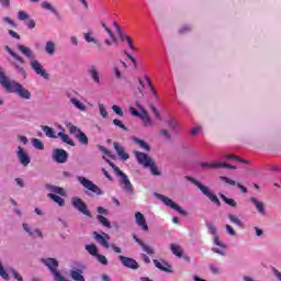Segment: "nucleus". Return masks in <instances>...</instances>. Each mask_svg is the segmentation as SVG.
Returning <instances> with one entry per match:
<instances>
[{"mask_svg":"<svg viewBox=\"0 0 281 281\" xmlns=\"http://www.w3.org/2000/svg\"><path fill=\"white\" fill-rule=\"evenodd\" d=\"M0 85L8 91V93H16L21 100H32V92L27 90L23 85L10 80L8 76H5V72L1 70L0 68Z\"/></svg>","mask_w":281,"mask_h":281,"instance_id":"1","label":"nucleus"},{"mask_svg":"<svg viewBox=\"0 0 281 281\" xmlns=\"http://www.w3.org/2000/svg\"><path fill=\"white\" fill-rule=\"evenodd\" d=\"M5 52L12 56L13 60L11 61L12 67H14L16 74H19L22 78H27V72L23 67L25 65V59L21 57V55L14 53L10 46H5Z\"/></svg>","mask_w":281,"mask_h":281,"instance_id":"2","label":"nucleus"},{"mask_svg":"<svg viewBox=\"0 0 281 281\" xmlns=\"http://www.w3.org/2000/svg\"><path fill=\"white\" fill-rule=\"evenodd\" d=\"M103 159H105V161L109 162V166H111V168L114 170V172H116V175H119V177H121L120 183H121V187L123 188V190L125 192H127V194H133V183H131L128 176H126V173H124L122 171V169H120L117 166H115V164H113V162H111V160L106 159V157L103 156Z\"/></svg>","mask_w":281,"mask_h":281,"instance_id":"3","label":"nucleus"},{"mask_svg":"<svg viewBox=\"0 0 281 281\" xmlns=\"http://www.w3.org/2000/svg\"><path fill=\"white\" fill-rule=\"evenodd\" d=\"M186 179H187V181L194 183L196 186V188H199V190L202 192V194H204V196H207V199H210V201H212V203H214L215 205H221V200H218L216 194H214L210 190V188H207L206 186H203L201 182H199V180H196L190 176H187Z\"/></svg>","mask_w":281,"mask_h":281,"instance_id":"4","label":"nucleus"},{"mask_svg":"<svg viewBox=\"0 0 281 281\" xmlns=\"http://www.w3.org/2000/svg\"><path fill=\"white\" fill-rule=\"evenodd\" d=\"M46 190H48L49 192H53V193L48 194V199H52V201L57 203V205H59V207L65 206V199L60 198V196H65V194H66L65 189H63L60 187H56L54 184H47ZM56 194H59V195H56Z\"/></svg>","mask_w":281,"mask_h":281,"instance_id":"5","label":"nucleus"},{"mask_svg":"<svg viewBox=\"0 0 281 281\" xmlns=\"http://www.w3.org/2000/svg\"><path fill=\"white\" fill-rule=\"evenodd\" d=\"M154 195L156 196V199L161 201L164 205H166L167 207H170L171 210H176V212H178L182 216H188V212L186 210H182V207L179 206V204L175 203L172 199L160 193H154Z\"/></svg>","mask_w":281,"mask_h":281,"instance_id":"6","label":"nucleus"},{"mask_svg":"<svg viewBox=\"0 0 281 281\" xmlns=\"http://www.w3.org/2000/svg\"><path fill=\"white\" fill-rule=\"evenodd\" d=\"M77 181H79V183H81L86 190H89V192H92L93 194H97V196H102V194H104V191H102V189H100V187H98L95 183H93V181L79 176L77 178Z\"/></svg>","mask_w":281,"mask_h":281,"instance_id":"7","label":"nucleus"},{"mask_svg":"<svg viewBox=\"0 0 281 281\" xmlns=\"http://www.w3.org/2000/svg\"><path fill=\"white\" fill-rule=\"evenodd\" d=\"M30 67L34 70L36 76H41L42 78H44V80H49V74L43 67V64H41V61L36 59V57L30 60Z\"/></svg>","mask_w":281,"mask_h":281,"instance_id":"8","label":"nucleus"},{"mask_svg":"<svg viewBox=\"0 0 281 281\" xmlns=\"http://www.w3.org/2000/svg\"><path fill=\"white\" fill-rule=\"evenodd\" d=\"M71 204L72 207H75V210H78V212H80L81 214H85V216H88L89 218H91V212H89V209L87 207V203H85V201H82V199L75 196L71 199Z\"/></svg>","mask_w":281,"mask_h":281,"instance_id":"9","label":"nucleus"},{"mask_svg":"<svg viewBox=\"0 0 281 281\" xmlns=\"http://www.w3.org/2000/svg\"><path fill=\"white\" fill-rule=\"evenodd\" d=\"M15 155L20 161V164L22 166H24V168H27V166H30L32 158H30V155L27 154V151L25 150V148L18 146V149L15 151Z\"/></svg>","mask_w":281,"mask_h":281,"instance_id":"10","label":"nucleus"},{"mask_svg":"<svg viewBox=\"0 0 281 281\" xmlns=\"http://www.w3.org/2000/svg\"><path fill=\"white\" fill-rule=\"evenodd\" d=\"M201 168H209L210 170H216V168H228L229 170H236V166H232L227 162H200Z\"/></svg>","mask_w":281,"mask_h":281,"instance_id":"11","label":"nucleus"},{"mask_svg":"<svg viewBox=\"0 0 281 281\" xmlns=\"http://www.w3.org/2000/svg\"><path fill=\"white\" fill-rule=\"evenodd\" d=\"M119 260L121 265H123V267H126L127 269H133V270L139 269V263L137 262V260L131 257L120 255Z\"/></svg>","mask_w":281,"mask_h":281,"instance_id":"12","label":"nucleus"},{"mask_svg":"<svg viewBox=\"0 0 281 281\" xmlns=\"http://www.w3.org/2000/svg\"><path fill=\"white\" fill-rule=\"evenodd\" d=\"M69 155L65 149H54L53 150V160L56 161L57 164H67Z\"/></svg>","mask_w":281,"mask_h":281,"instance_id":"13","label":"nucleus"},{"mask_svg":"<svg viewBox=\"0 0 281 281\" xmlns=\"http://www.w3.org/2000/svg\"><path fill=\"white\" fill-rule=\"evenodd\" d=\"M134 155H135L136 161L140 166H144V168H148V166L153 161V158L150 156H148V154H146V153L135 151Z\"/></svg>","mask_w":281,"mask_h":281,"instance_id":"14","label":"nucleus"},{"mask_svg":"<svg viewBox=\"0 0 281 281\" xmlns=\"http://www.w3.org/2000/svg\"><path fill=\"white\" fill-rule=\"evenodd\" d=\"M94 239L101 247H104V249H109L110 245L109 241L111 240V236L106 233L99 234L98 232L93 233Z\"/></svg>","mask_w":281,"mask_h":281,"instance_id":"15","label":"nucleus"},{"mask_svg":"<svg viewBox=\"0 0 281 281\" xmlns=\"http://www.w3.org/2000/svg\"><path fill=\"white\" fill-rule=\"evenodd\" d=\"M249 202L257 210L258 214H260L261 216H265V214H267V210L265 209V202L258 200V198L256 196H250Z\"/></svg>","mask_w":281,"mask_h":281,"instance_id":"16","label":"nucleus"},{"mask_svg":"<svg viewBox=\"0 0 281 281\" xmlns=\"http://www.w3.org/2000/svg\"><path fill=\"white\" fill-rule=\"evenodd\" d=\"M82 273H85V268L82 266L78 268L72 267L69 271L70 278L75 281H85V276H82Z\"/></svg>","mask_w":281,"mask_h":281,"instance_id":"17","label":"nucleus"},{"mask_svg":"<svg viewBox=\"0 0 281 281\" xmlns=\"http://www.w3.org/2000/svg\"><path fill=\"white\" fill-rule=\"evenodd\" d=\"M22 227L24 232H26V234H29V236H31L32 238H43V232H41V229L32 228L27 223H23Z\"/></svg>","mask_w":281,"mask_h":281,"instance_id":"18","label":"nucleus"},{"mask_svg":"<svg viewBox=\"0 0 281 281\" xmlns=\"http://www.w3.org/2000/svg\"><path fill=\"white\" fill-rule=\"evenodd\" d=\"M216 247L212 248L213 254H218L220 256H225V250L227 246L221 241L218 237H215V241H213Z\"/></svg>","mask_w":281,"mask_h":281,"instance_id":"19","label":"nucleus"},{"mask_svg":"<svg viewBox=\"0 0 281 281\" xmlns=\"http://www.w3.org/2000/svg\"><path fill=\"white\" fill-rule=\"evenodd\" d=\"M133 239L135 240V243H137V245H139V247L143 249V251H145V254H147L148 256L155 255V249L149 245H146L144 241H142V239H139L137 235H133Z\"/></svg>","mask_w":281,"mask_h":281,"instance_id":"20","label":"nucleus"},{"mask_svg":"<svg viewBox=\"0 0 281 281\" xmlns=\"http://www.w3.org/2000/svg\"><path fill=\"white\" fill-rule=\"evenodd\" d=\"M126 63L124 61H119L116 64H114L113 66V72H114V76L117 80H121L122 78V72L123 71H126Z\"/></svg>","mask_w":281,"mask_h":281,"instance_id":"21","label":"nucleus"},{"mask_svg":"<svg viewBox=\"0 0 281 281\" xmlns=\"http://www.w3.org/2000/svg\"><path fill=\"white\" fill-rule=\"evenodd\" d=\"M88 74L94 85H102V79H100V71H98V67L91 66L88 70Z\"/></svg>","mask_w":281,"mask_h":281,"instance_id":"22","label":"nucleus"},{"mask_svg":"<svg viewBox=\"0 0 281 281\" xmlns=\"http://www.w3.org/2000/svg\"><path fill=\"white\" fill-rule=\"evenodd\" d=\"M113 146H114L116 155L120 157V159L122 161H128L130 156H128V154H126V151H124V147L122 145H120V143H117V142H114Z\"/></svg>","mask_w":281,"mask_h":281,"instance_id":"23","label":"nucleus"},{"mask_svg":"<svg viewBox=\"0 0 281 281\" xmlns=\"http://www.w3.org/2000/svg\"><path fill=\"white\" fill-rule=\"evenodd\" d=\"M135 221L138 227L143 229V232H148V224L146 223V217H144V214H142V212L135 213Z\"/></svg>","mask_w":281,"mask_h":281,"instance_id":"24","label":"nucleus"},{"mask_svg":"<svg viewBox=\"0 0 281 281\" xmlns=\"http://www.w3.org/2000/svg\"><path fill=\"white\" fill-rule=\"evenodd\" d=\"M138 82L143 87H148L154 98H158L157 90H155V87H153V81H150V78L148 76H145V80L139 78Z\"/></svg>","mask_w":281,"mask_h":281,"instance_id":"25","label":"nucleus"},{"mask_svg":"<svg viewBox=\"0 0 281 281\" xmlns=\"http://www.w3.org/2000/svg\"><path fill=\"white\" fill-rule=\"evenodd\" d=\"M18 49H19V52H21V54H23V56L29 58L30 61L33 60V58H35L34 52L32 50V48H30L23 44H19Z\"/></svg>","mask_w":281,"mask_h":281,"instance_id":"26","label":"nucleus"},{"mask_svg":"<svg viewBox=\"0 0 281 281\" xmlns=\"http://www.w3.org/2000/svg\"><path fill=\"white\" fill-rule=\"evenodd\" d=\"M220 180H221V181H225V183H228V186H237V188H239V190H241V192H243L244 194H247V189H246V187L243 186V184H240V183H236L235 180H232V179H229V178H227V177H225V176H221V177H220Z\"/></svg>","mask_w":281,"mask_h":281,"instance_id":"27","label":"nucleus"},{"mask_svg":"<svg viewBox=\"0 0 281 281\" xmlns=\"http://www.w3.org/2000/svg\"><path fill=\"white\" fill-rule=\"evenodd\" d=\"M83 38L86 43H93L94 45H98V47H100V40L95 38L93 31H88L83 33Z\"/></svg>","mask_w":281,"mask_h":281,"instance_id":"28","label":"nucleus"},{"mask_svg":"<svg viewBox=\"0 0 281 281\" xmlns=\"http://www.w3.org/2000/svg\"><path fill=\"white\" fill-rule=\"evenodd\" d=\"M70 104L75 106V109H78V111H81L82 113H87V105L85 103L80 102L77 98H70L69 99Z\"/></svg>","mask_w":281,"mask_h":281,"instance_id":"29","label":"nucleus"},{"mask_svg":"<svg viewBox=\"0 0 281 281\" xmlns=\"http://www.w3.org/2000/svg\"><path fill=\"white\" fill-rule=\"evenodd\" d=\"M42 10H46L47 12H50L52 14H55V16H58V9L52 4V2L43 1L41 3Z\"/></svg>","mask_w":281,"mask_h":281,"instance_id":"30","label":"nucleus"},{"mask_svg":"<svg viewBox=\"0 0 281 281\" xmlns=\"http://www.w3.org/2000/svg\"><path fill=\"white\" fill-rule=\"evenodd\" d=\"M41 128L43 132H45L46 137H49L50 139H58V134L54 132V128L47 125H42Z\"/></svg>","mask_w":281,"mask_h":281,"instance_id":"31","label":"nucleus"},{"mask_svg":"<svg viewBox=\"0 0 281 281\" xmlns=\"http://www.w3.org/2000/svg\"><path fill=\"white\" fill-rule=\"evenodd\" d=\"M144 126H153V120L148 115V112L145 109H142V114L139 116Z\"/></svg>","mask_w":281,"mask_h":281,"instance_id":"32","label":"nucleus"},{"mask_svg":"<svg viewBox=\"0 0 281 281\" xmlns=\"http://www.w3.org/2000/svg\"><path fill=\"white\" fill-rule=\"evenodd\" d=\"M170 249L173 256H177V258L183 257V248L177 244H170Z\"/></svg>","mask_w":281,"mask_h":281,"instance_id":"33","label":"nucleus"},{"mask_svg":"<svg viewBox=\"0 0 281 281\" xmlns=\"http://www.w3.org/2000/svg\"><path fill=\"white\" fill-rule=\"evenodd\" d=\"M154 265L160 271H166L167 273H170V269H168V267H170V266L168 263H166V261H160V260L154 259Z\"/></svg>","mask_w":281,"mask_h":281,"instance_id":"34","label":"nucleus"},{"mask_svg":"<svg viewBox=\"0 0 281 281\" xmlns=\"http://www.w3.org/2000/svg\"><path fill=\"white\" fill-rule=\"evenodd\" d=\"M57 137H60L61 142H64V144H68V146H76V143H74L71 137L63 132L57 133Z\"/></svg>","mask_w":281,"mask_h":281,"instance_id":"35","label":"nucleus"},{"mask_svg":"<svg viewBox=\"0 0 281 281\" xmlns=\"http://www.w3.org/2000/svg\"><path fill=\"white\" fill-rule=\"evenodd\" d=\"M45 52L48 56H54L56 54V44L52 41L46 42Z\"/></svg>","mask_w":281,"mask_h":281,"instance_id":"36","label":"nucleus"},{"mask_svg":"<svg viewBox=\"0 0 281 281\" xmlns=\"http://www.w3.org/2000/svg\"><path fill=\"white\" fill-rule=\"evenodd\" d=\"M228 220L233 225H237V227H245V224L243 223V220L234 214H228Z\"/></svg>","mask_w":281,"mask_h":281,"instance_id":"37","label":"nucleus"},{"mask_svg":"<svg viewBox=\"0 0 281 281\" xmlns=\"http://www.w3.org/2000/svg\"><path fill=\"white\" fill-rule=\"evenodd\" d=\"M134 142L139 146V148H142L143 150H146V153H150V145H148V143L137 137L134 138Z\"/></svg>","mask_w":281,"mask_h":281,"instance_id":"38","label":"nucleus"},{"mask_svg":"<svg viewBox=\"0 0 281 281\" xmlns=\"http://www.w3.org/2000/svg\"><path fill=\"white\" fill-rule=\"evenodd\" d=\"M205 225H206L210 234L213 236V241H215V238H218V233L216 231V227L211 222H206Z\"/></svg>","mask_w":281,"mask_h":281,"instance_id":"39","label":"nucleus"},{"mask_svg":"<svg viewBox=\"0 0 281 281\" xmlns=\"http://www.w3.org/2000/svg\"><path fill=\"white\" fill-rule=\"evenodd\" d=\"M83 146L89 144V137L82 131L75 136Z\"/></svg>","mask_w":281,"mask_h":281,"instance_id":"40","label":"nucleus"},{"mask_svg":"<svg viewBox=\"0 0 281 281\" xmlns=\"http://www.w3.org/2000/svg\"><path fill=\"white\" fill-rule=\"evenodd\" d=\"M86 251L95 258L98 255V246H95V244L86 245Z\"/></svg>","mask_w":281,"mask_h":281,"instance_id":"41","label":"nucleus"},{"mask_svg":"<svg viewBox=\"0 0 281 281\" xmlns=\"http://www.w3.org/2000/svg\"><path fill=\"white\" fill-rule=\"evenodd\" d=\"M101 25H102L103 30L106 32V34H109L111 41L113 43H117V37H115V34L113 33V31L111 29H109V26H106L105 23H102Z\"/></svg>","mask_w":281,"mask_h":281,"instance_id":"42","label":"nucleus"},{"mask_svg":"<svg viewBox=\"0 0 281 281\" xmlns=\"http://www.w3.org/2000/svg\"><path fill=\"white\" fill-rule=\"evenodd\" d=\"M97 221H99V223L103 225V227H108V229H111V222H109L106 217L102 215H97Z\"/></svg>","mask_w":281,"mask_h":281,"instance_id":"43","label":"nucleus"},{"mask_svg":"<svg viewBox=\"0 0 281 281\" xmlns=\"http://www.w3.org/2000/svg\"><path fill=\"white\" fill-rule=\"evenodd\" d=\"M121 41H125L130 47V49H132V52H136L137 48L135 47V44L133 43V38H131L128 35H125L121 38Z\"/></svg>","mask_w":281,"mask_h":281,"instance_id":"44","label":"nucleus"},{"mask_svg":"<svg viewBox=\"0 0 281 281\" xmlns=\"http://www.w3.org/2000/svg\"><path fill=\"white\" fill-rule=\"evenodd\" d=\"M148 168L154 177H159L161 175V172H159V169L157 168V165H155V161L151 160Z\"/></svg>","mask_w":281,"mask_h":281,"instance_id":"45","label":"nucleus"},{"mask_svg":"<svg viewBox=\"0 0 281 281\" xmlns=\"http://www.w3.org/2000/svg\"><path fill=\"white\" fill-rule=\"evenodd\" d=\"M32 144L36 148V150H44L45 149V145L38 138H33Z\"/></svg>","mask_w":281,"mask_h":281,"instance_id":"46","label":"nucleus"},{"mask_svg":"<svg viewBox=\"0 0 281 281\" xmlns=\"http://www.w3.org/2000/svg\"><path fill=\"white\" fill-rule=\"evenodd\" d=\"M211 273H213V276H220V273H222L221 267L214 265V263H210L209 266Z\"/></svg>","mask_w":281,"mask_h":281,"instance_id":"47","label":"nucleus"},{"mask_svg":"<svg viewBox=\"0 0 281 281\" xmlns=\"http://www.w3.org/2000/svg\"><path fill=\"white\" fill-rule=\"evenodd\" d=\"M67 127L69 128V133H70L71 135H75V137L81 132V130L78 128V126H76V125H74V124H71V123H69V124L67 125Z\"/></svg>","mask_w":281,"mask_h":281,"instance_id":"48","label":"nucleus"},{"mask_svg":"<svg viewBox=\"0 0 281 281\" xmlns=\"http://www.w3.org/2000/svg\"><path fill=\"white\" fill-rule=\"evenodd\" d=\"M0 278H2V280H10V274H8V272L5 271V268H3V263L0 260Z\"/></svg>","mask_w":281,"mask_h":281,"instance_id":"49","label":"nucleus"},{"mask_svg":"<svg viewBox=\"0 0 281 281\" xmlns=\"http://www.w3.org/2000/svg\"><path fill=\"white\" fill-rule=\"evenodd\" d=\"M99 112L101 117H103L104 120H106V117H109V112H106V108L104 106V104L99 103Z\"/></svg>","mask_w":281,"mask_h":281,"instance_id":"50","label":"nucleus"},{"mask_svg":"<svg viewBox=\"0 0 281 281\" xmlns=\"http://www.w3.org/2000/svg\"><path fill=\"white\" fill-rule=\"evenodd\" d=\"M221 199L226 202L227 205H231V207H236V201L234 199H229L225 195H221Z\"/></svg>","mask_w":281,"mask_h":281,"instance_id":"51","label":"nucleus"},{"mask_svg":"<svg viewBox=\"0 0 281 281\" xmlns=\"http://www.w3.org/2000/svg\"><path fill=\"white\" fill-rule=\"evenodd\" d=\"M224 159H234L235 161H239L240 164H249V160L240 159L234 155H225Z\"/></svg>","mask_w":281,"mask_h":281,"instance_id":"52","label":"nucleus"},{"mask_svg":"<svg viewBox=\"0 0 281 281\" xmlns=\"http://www.w3.org/2000/svg\"><path fill=\"white\" fill-rule=\"evenodd\" d=\"M188 32H192V25L190 24H184L179 30L180 34H188Z\"/></svg>","mask_w":281,"mask_h":281,"instance_id":"53","label":"nucleus"},{"mask_svg":"<svg viewBox=\"0 0 281 281\" xmlns=\"http://www.w3.org/2000/svg\"><path fill=\"white\" fill-rule=\"evenodd\" d=\"M94 258H97L98 262H100L101 265H104V266L109 265V260L104 255L98 254Z\"/></svg>","mask_w":281,"mask_h":281,"instance_id":"54","label":"nucleus"},{"mask_svg":"<svg viewBox=\"0 0 281 281\" xmlns=\"http://www.w3.org/2000/svg\"><path fill=\"white\" fill-rule=\"evenodd\" d=\"M18 19L19 21H27V19H30V15L25 11H19Z\"/></svg>","mask_w":281,"mask_h":281,"instance_id":"55","label":"nucleus"},{"mask_svg":"<svg viewBox=\"0 0 281 281\" xmlns=\"http://www.w3.org/2000/svg\"><path fill=\"white\" fill-rule=\"evenodd\" d=\"M99 150L101 153H103V155H105L106 157H113V155L111 154V151L109 149H106V147L99 145L98 146Z\"/></svg>","mask_w":281,"mask_h":281,"instance_id":"56","label":"nucleus"},{"mask_svg":"<svg viewBox=\"0 0 281 281\" xmlns=\"http://www.w3.org/2000/svg\"><path fill=\"white\" fill-rule=\"evenodd\" d=\"M201 131H202L201 126L198 125V126H194L193 128H191V131L189 133H190V135H192L194 137V136L201 134Z\"/></svg>","mask_w":281,"mask_h":281,"instance_id":"57","label":"nucleus"},{"mask_svg":"<svg viewBox=\"0 0 281 281\" xmlns=\"http://www.w3.org/2000/svg\"><path fill=\"white\" fill-rule=\"evenodd\" d=\"M168 126H169V128H171V131H177V127L179 126V123H177V121L171 119L168 122Z\"/></svg>","mask_w":281,"mask_h":281,"instance_id":"58","label":"nucleus"},{"mask_svg":"<svg viewBox=\"0 0 281 281\" xmlns=\"http://www.w3.org/2000/svg\"><path fill=\"white\" fill-rule=\"evenodd\" d=\"M112 111H114L116 115H120V117L124 116V112L122 111V108H120L119 105H113Z\"/></svg>","mask_w":281,"mask_h":281,"instance_id":"59","label":"nucleus"},{"mask_svg":"<svg viewBox=\"0 0 281 281\" xmlns=\"http://www.w3.org/2000/svg\"><path fill=\"white\" fill-rule=\"evenodd\" d=\"M139 109H140V112H138L135 108H131L130 113H132V115H134L135 117H140L142 109H144V108L139 106Z\"/></svg>","mask_w":281,"mask_h":281,"instance_id":"60","label":"nucleus"},{"mask_svg":"<svg viewBox=\"0 0 281 281\" xmlns=\"http://www.w3.org/2000/svg\"><path fill=\"white\" fill-rule=\"evenodd\" d=\"M113 124H114V126H119V128H122L123 131H126V126L124 124H122V121H120L117 119H114Z\"/></svg>","mask_w":281,"mask_h":281,"instance_id":"61","label":"nucleus"},{"mask_svg":"<svg viewBox=\"0 0 281 281\" xmlns=\"http://www.w3.org/2000/svg\"><path fill=\"white\" fill-rule=\"evenodd\" d=\"M13 278L18 281H23V277L14 269L11 270Z\"/></svg>","mask_w":281,"mask_h":281,"instance_id":"62","label":"nucleus"},{"mask_svg":"<svg viewBox=\"0 0 281 281\" xmlns=\"http://www.w3.org/2000/svg\"><path fill=\"white\" fill-rule=\"evenodd\" d=\"M25 25L29 27V30H34V27H36V22H34V20H26Z\"/></svg>","mask_w":281,"mask_h":281,"instance_id":"63","label":"nucleus"},{"mask_svg":"<svg viewBox=\"0 0 281 281\" xmlns=\"http://www.w3.org/2000/svg\"><path fill=\"white\" fill-rule=\"evenodd\" d=\"M226 232L229 236H236V231L229 224L226 225Z\"/></svg>","mask_w":281,"mask_h":281,"instance_id":"64","label":"nucleus"}]
</instances>
